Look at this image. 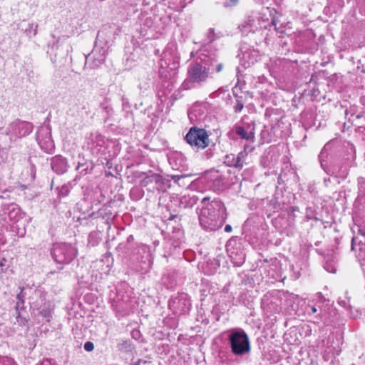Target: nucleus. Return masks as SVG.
<instances>
[{
  "mask_svg": "<svg viewBox=\"0 0 365 365\" xmlns=\"http://www.w3.org/2000/svg\"><path fill=\"white\" fill-rule=\"evenodd\" d=\"M227 340L232 352L236 356H243L249 354L251 350L249 337L241 328L230 329L228 332Z\"/></svg>",
  "mask_w": 365,
  "mask_h": 365,
  "instance_id": "3",
  "label": "nucleus"
},
{
  "mask_svg": "<svg viewBox=\"0 0 365 365\" xmlns=\"http://www.w3.org/2000/svg\"><path fill=\"white\" fill-rule=\"evenodd\" d=\"M265 80H266V78L264 77V76H261L258 77V81L260 83H263Z\"/></svg>",
  "mask_w": 365,
  "mask_h": 365,
  "instance_id": "49",
  "label": "nucleus"
},
{
  "mask_svg": "<svg viewBox=\"0 0 365 365\" xmlns=\"http://www.w3.org/2000/svg\"><path fill=\"white\" fill-rule=\"evenodd\" d=\"M227 217V211L224 202L217 197L212 200L205 197L201 200V208L198 214L200 227L206 232H215L220 229Z\"/></svg>",
  "mask_w": 365,
  "mask_h": 365,
  "instance_id": "1",
  "label": "nucleus"
},
{
  "mask_svg": "<svg viewBox=\"0 0 365 365\" xmlns=\"http://www.w3.org/2000/svg\"><path fill=\"white\" fill-rule=\"evenodd\" d=\"M134 240V237L133 235H129L127 238L128 242H131Z\"/></svg>",
  "mask_w": 365,
  "mask_h": 365,
  "instance_id": "55",
  "label": "nucleus"
},
{
  "mask_svg": "<svg viewBox=\"0 0 365 365\" xmlns=\"http://www.w3.org/2000/svg\"><path fill=\"white\" fill-rule=\"evenodd\" d=\"M17 322L20 324H24L25 325L26 323L27 322V321L25 319H20V317L19 316L17 317Z\"/></svg>",
  "mask_w": 365,
  "mask_h": 365,
  "instance_id": "45",
  "label": "nucleus"
},
{
  "mask_svg": "<svg viewBox=\"0 0 365 365\" xmlns=\"http://www.w3.org/2000/svg\"><path fill=\"white\" fill-rule=\"evenodd\" d=\"M223 68V64L221 62H219L217 61V63H216V67L215 68L214 73H220Z\"/></svg>",
  "mask_w": 365,
  "mask_h": 365,
  "instance_id": "38",
  "label": "nucleus"
},
{
  "mask_svg": "<svg viewBox=\"0 0 365 365\" xmlns=\"http://www.w3.org/2000/svg\"><path fill=\"white\" fill-rule=\"evenodd\" d=\"M140 335V331H138V330H134L132 331V336L137 339H138V336Z\"/></svg>",
  "mask_w": 365,
  "mask_h": 365,
  "instance_id": "44",
  "label": "nucleus"
},
{
  "mask_svg": "<svg viewBox=\"0 0 365 365\" xmlns=\"http://www.w3.org/2000/svg\"><path fill=\"white\" fill-rule=\"evenodd\" d=\"M173 179L175 180V182H178L179 180L183 178L182 175H173Z\"/></svg>",
  "mask_w": 365,
  "mask_h": 365,
  "instance_id": "48",
  "label": "nucleus"
},
{
  "mask_svg": "<svg viewBox=\"0 0 365 365\" xmlns=\"http://www.w3.org/2000/svg\"><path fill=\"white\" fill-rule=\"evenodd\" d=\"M140 249L146 255L144 259L140 261V265L138 271L141 274H145L149 272L153 264V257L150 253V248L145 245H142Z\"/></svg>",
  "mask_w": 365,
  "mask_h": 365,
  "instance_id": "15",
  "label": "nucleus"
},
{
  "mask_svg": "<svg viewBox=\"0 0 365 365\" xmlns=\"http://www.w3.org/2000/svg\"><path fill=\"white\" fill-rule=\"evenodd\" d=\"M269 25H273L276 26V21L274 19H272L270 23H268Z\"/></svg>",
  "mask_w": 365,
  "mask_h": 365,
  "instance_id": "52",
  "label": "nucleus"
},
{
  "mask_svg": "<svg viewBox=\"0 0 365 365\" xmlns=\"http://www.w3.org/2000/svg\"><path fill=\"white\" fill-rule=\"evenodd\" d=\"M37 28H38V25H36L35 30H34V35H36V32H37Z\"/></svg>",
  "mask_w": 365,
  "mask_h": 365,
  "instance_id": "57",
  "label": "nucleus"
},
{
  "mask_svg": "<svg viewBox=\"0 0 365 365\" xmlns=\"http://www.w3.org/2000/svg\"><path fill=\"white\" fill-rule=\"evenodd\" d=\"M352 161L353 160L349 162L346 160L344 161L341 166L334 165L333 168L329 169L328 170H325V171L330 175H334L336 178L344 179L348 175L349 168L351 166Z\"/></svg>",
  "mask_w": 365,
  "mask_h": 365,
  "instance_id": "16",
  "label": "nucleus"
},
{
  "mask_svg": "<svg viewBox=\"0 0 365 365\" xmlns=\"http://www.w3.org/2000/svg\"><path fill=\"white\" fill-rule=\"evenodd\" d=\"M357 237H354L351 240V250L353 251L356 252L357 250L359 251V257H363V255L361 252L365 250V244L362 243L361 241H359L357 242Z\"/></svg>",
  "mask_w": 365,
  "mask_h": 365,
  "instance_id": "22",
  "label": "nucleus"
},
{
  "mask_svg": "<svg viewBox=\"0 0 365 365\" xmlns=\"http://www.w3.org/2000/svg\"><path fill=\"white\" fill-rule=\"evenodd\" d=\"M198 111V108L197 106H195L190 109V110L188 112V116L190 120L192 121H196L197 120V114L196 113Z\"/></svg>",
  "mask_w": 365,
  "mask_h": 365,
  "instance_id": "29",
  "label": "nucleus"
},
{
  "mask_svg": "<svg viewBox=\"0 0 365 365\" xmlns=\"http://www.w3.org/2000/svg\"><path fill=\"white\" fill-rule=\"evenodd\" d=\"M256 2L259 3V4H264L266 1H267L268 0H255Z\"/></svg>",
  "mask_w": 365,
  "mask_h": 365,
  "instance_id": "54",
  "label": "nucleus"
},
{
  "mask_svg": "<svg viewBox=\"0 0 365 365\" xmlns=\"http://www.w3.org/2000/svg\"><path fill=\"white\" fill-rule=\"evenodd\" d=\"M179 59L175 46L168 45L163 52L162 58L160 60V74L167 77L166 73H169L170 76H174L178 68Z\"/></svg>",
  "mask_w": 365,
  "mask_h": 365,
  "instance_id": "4",
  "label": "nucleus"
},
{
  "mask_svg": "<svg viewBox=\"0 0 365 365\" xmlns=\"http://www.w3.org/2000/svg\"><path fill=\"white\" fill-rule=\"evenodd\" d=\"M179 7L181 9L185 8L187 4L192 2L193 0H179Z\"/></svg>",
  "mask_w": 365,
  "mask_h": 365,
  "instance_id": "36",
  "label": "nucleus"
},
{
  "mask_svg": "<svg viewBox=\"0 0 365 365\" xmlns=\"http://www.w3.org/2000/svg\"><path fill=\"white\" fill-rule=\"evenodd\" d=\"M305 313L310 317L312 321L319 327L331 325L334 322L336 315L335 309L325 299H320L314 304L307 305L305 307Z\"/></svg>",
  "mask_w": 365,
  "mask_h": 365,
  "instance_id": "2",
  "label": "nucleus"
},
{
  "mask_svg": "<svg viewBox=\"0 0 365 365\" xmlns=\"http://www.w3.org/2000/svg\"><path fill=\"white\" fill-rule=\"evenodd\" d=\"M40 313H41V314L44 318H46V320H47L48 322L49 321V318H50V317H51V312H50V310H44V309H43V310H41V312H40Z\"/></svg>",
  "mask_w": 365,
  "mask_h": 365,
  "instance_id": "37",
  "label": "nucleus"
},
{
  "mask_svg": "<svg viewBox=\"0 0 365 365\" xmlns=\"http://www.w3.org/2000/svg\"><path fill=\"white\" fill-rule=\"evenodd\" d=\"M51 165L52 170L57 174H63L68 169L67 160L61 155H56L52 158Z\"/></svg>",
  "mask_w": 365,
  "mask_h": 365,
  "instance_id": "17",
  "label": "nucleus"
},
{
  "mask_svg": "<svg viewBox=\"0 0 365 365\" xmlns=\"http://www.w3.org/2000/svg\"><path fill=\"white\" fill-rule=\"evenodd\" d=\"M208 71L205 68L203 63L201 62V58L199 56L195 62L190 65L188 69V77L195 83H200L205 81L208 77Z\"/></svg>",
  "mask_w": 365,
  "mask_h": 365,
  "instance_id": "10",
  "label": "nucleus"
},
{
  "mask_svg": "<svg viewBox=\"0 0 365 365\" xmlns=\"http://www.w3.org/2000/svg\"><path fill=\"white\" fill-rule=\"evenodd\" d=\"M200 57L201 58V62L203 63L205 68L208 71V73H214L216 63H217V59L215 56L212 57L203 53H202Z\"/></svg>",
  "mask_w": 365,
  "mask_h": 365,
  "instance_id": "19",
  "label": "nucleus"
},
{
  "mask_svg": "<svg viewBox=\"0 0 365 365\" xmlns=\"http://www.w3.org/2000/svg\"><path fill=\"white\" fill-rule=\"evenodd\" d=\"M307 217L309 219H313V218H314L313 217H311L310 215H309L308 212H307Z\"/></svg>",
  "mask_w": 365,
  "mask_h": 365,
  "instance_id": "58",
  "label": "nucleus"
},
{
  "mask_svg": "<svg viewBox=\"0 0 365 365\" xmlns=\"http://www.w3.org/2000/svg\"><path fill=\"white\" fill-rule=\"evenodd\" d=\"M243 108V104L240 102H237V105L235 106V110L236 113L240 112Z\"/></svg>",
  "mask_w": 365,
  "mask_h": 365,
  "instance_id": "39",
  "label": "nucleus"
},
{
  "mask_svg": "<svg viewBox=\"0 0 365 365\" xmlns=\"http://www.w3.org/2000/svg\"><path fill=\"white\" fill-rule=\"evenodd\" d=\"M241 64L245 68L254 65L260 58V52L254 46L242 43L240 46Z\"/></svg>",
  "mask_w": 365,
  "mask_h": 365,
  "instance_id": "8",
  "label": "nucleus"
},
{
  "mask_svg": "<svg viewBox=\"0 0 365 365\" xmlns=\"http://www.w3.org/2000/svg\"><path fill=\"white\" fill-rule=\"evenodd\" d=\"M99 38H100V34H97V36H96V43H97L98 41H99Z\"/></svg>",
  "mask_w": 365,
  "mask_h": 365,
  "instance_id": "56",
  "label": "nucleus"
},
{
  "mask_svg": "<svg viewBox=\"0 0 365 365\" xmlns=\"http://www.w3.org/2000/svg\"><path fill=\"white\" fill-rule=\"evenodd\" d=\"M198 198L195 195L185 194L179 197V207L180 208H191L197 202Z\"/></svg>",
  "mask_w": 365,
  "mask_h": 365,
  "instance_id": "18",
  "label": "nucleus"
},
{
  "mask_svg": "<svg viewBox=\"0 0 365 365\" xmlns=\"http://www.w3.org/2000/svg\"><path fill=\"white\" fill-rule=\"evenodd\" d=\"M155 183V187L158 191L164 192L169 187V181L163 178L160 175L150 173L144 180H142L141 185L146 186L148 183Z\"/></svg>",
  "mask_w": 365,
  "mask_h": 365,
  "instance_id": "12",
  "label": "nucleus"
},
{
  "mask_svg": "<svg viewBox=\"0 0 365 365\" xmlns=\"http://www.w3.org/2000/svg\"><path fill=\"white\" fill-rule=\"evenodd\" d=\"M260 25V19L257 20L253 12L247 16L243 22L239 26V29L243 34H248L250 32L257 31Z\"/></svg>",
  "mask_w": 365,
  "mask_h": 365,
  "instance_id": "13",
  "label": "nucleus"
},
{
  "mask_svg": "<svg viewBox=\"0 0 365 365\" xmlns=\"http://www.w3.org/2000/svg\"><path fill=\"white\" fill-rule=\"evenodd\" d=\"M265 65L270 75L274 78H278L289 71L292 63L284 58L273 57L270 58Z\"/></svg>",
  "mask_w": 365,
  "mask_h": 365,
  "instance_id": "6",
  "label": "nucleus"
},
{
  "mask_svg": "<svg viewBox=\"0 0 365 365\" xmlns=\"http://www.w3.org/2000/svg\"><path fill=\"white\" fill-rule=\"evenodd\" d=\"M186 142L195 150L204 149L209 145V137L205 129L191 128L185 137Z\"/></svg>",
  "mask_w": 365,
  "mask_h": 365,
  "instance_id": "5",
  "label": "nucleus"
},
{
  "mask_svg": "<svg viewBox=\"0 0 365 365\" xmlns=\"http://www.w3.org/2000/svg\"><path fill=\"white\" fill-rule=\"evenodd\" d=\"M5 262H6V259H3L1 262H0V267H2L5 265Z\"/></svg>",
  "mask_w": 365,
  "mask_h": 365,
  "instance_id": "53",
  "label": "nucleus"
},
{
  "mask_svg": "<svg viewBox=\"0 0 365 365\" xmlns=\"http://www.w3.org/2000/svg\"><path fill=\"white\" fill-rule=\"evenodd\" d=\"M24 289L22 288L21 290V292L17 294V299L19 302H21L24 303Z\"/></svg>",
  "mask_w": 365,
  "mask_h": 365,
  "instance_id": "40",
  "label": "nucleus"
},
{
  "mask_svg": "<svg viewBox=\"0 0 365 365\" xmlns=\"http://www.w3.org/2000/svg\"><path fill=\"white\" fill-rule=\"evenodd\" d=\"M330 148V144L329 143H327L324 145V147L323 148V149L322 150L319 155V160L321 161V165L323 166V163H322V158L326 157V153H327V151Z\"/></svg>",
  "mask_w": 365,
  "mask_h": 365,
  "instance_id": "32",
  "label": "nucleus"
},
{
  "mask_svg": "<svg viewBox=\"0 0 365 365\" xmlns=\"http://www.w3.org/2000/svg\"><path fill=\"white\" fill-rule=\"evenodd\" d=\"M0 365H16V364L9 356H0Z\"/></svg>",
  "mask_w": 365,
  "mask_h": 365,
  "instance_id": "28",
  "label": "nucleus"
},
{
  "mask_svg": "<svg viewBox=\"0 0 365 365\" xmlns=\"http://www.w3.org/2000/svg\"><path fill=\"white\" fill-rule=\"evenodd\" d=\"M244 260H245V258L243 256H242L240 258V261L236 262L237 265V266H240L241 265L243 262H244Z\"/></svg>",
  "mask_w": 365,
  "mask_h": 365,
  "instance_id": "50",
  "label": "nucleus"
},
{
  "mask_svg": "<svg viewBox=\"0 0 365 365\" xmlns=\"http://www.w3.org/2000/svg\"><path fill=\"white\" fill-rule=\"evenodd\" d=\"M324 267L327 272L335 273L336 271V262L334 259L331 261L327 259L325 262Z\"/></svg>",
  "mask_w": 365,
  "mask_h": 365,
  "instance_id": "26",
  "label": "nucleus"
},
{
  "mask_svg": "<svg viewBox=\"0 0 365 365\" xmlns=\"http://www.w3.org/2000/svg\"><path fill=\"white\" fill-rule=\"evenodd\" d=\"M116 308L120 309H124L125 307H127V303L129 301L128 296H126L125 297L124 296H121L119 292H118L116 299H114ZM113 306H115V304H113Z\"/></svg>",
  "mask_w": 365,
  "mask_h": 365,
  "instance_id": "21",
  "label": "nucleus"
},
{
  "mask_svg": "<svg viewBox=\"0 0 365 365\" xmlns=\"http://www.w3.org/2000/svg\"><path fill=\"white\" fill-rule=\"evenodd\" d=\"M254 149V147L250 145H245L243 150H242L240 153H244L246 154V160L248 158V154L249 153L252 152Z\"/></svg>",
  "mask_w": 365,
  "mask_h": 365,
  "instance_id": "33",
  "label": "nucleus"
},
{
  "mask_svg": "<svg viewBox=\"0 0 365 365\" xmlns=\"http://www.w3.org/2000/svg\"><path fill=\"white\" fill-rule=\"evenodd\" d=\"M16 125H18L19 127L25 128L26 129V131H25L24 133H22L23 135H26V133H29L30 132L29 124L24 123H15Z\"/></svg>",
  "mask_w": 365,
  "mask_h": 365,
  "instance_id": "34",
  "label": "nucleus"
},
{
  "mask_svg": "<svg viewBox=\"0 0 365 365\" xmlns=\"http://www.w3.org/2000/svg\"><path fill=\"white\" fill-rule=\"evenodd\" d=\"M225 232H230L232 230V226L230 225H226L225 227Z\"/></svg>",
  "mask_w": 365,
  "mask_h": 365,
  "instance_id": "47",
  "label": "nucleus"
},
{
  "mask_svg": "<svg viewBox=\"0 0 365 365\" xmlns=\"http://www.w3.org/2000/svg\"><path fill=\"white\" fill-rule=\"evenodd\" d=\"M207 38L210 42H212L216 38H219V35L215 32L214 29H210L207 33Z\"/></svg>",
  "mask_w": 365,
  "mask_h": 365,
  "instance_id": "31",
  "label": "nucleus"
},
{
  "mask_svg": "<svg viewBox=\"0 0 365 365\" xmlns=\"http://www.w3.org/2000/svg\"><path fill=\"white\" fill-rule=\"evenodd\" d=\"M169 307L176 314H185L191 308L189 296L185 293H180L169 301Z\"/></svg>",
  "mask_w": 365,
  "mask_h": 365,
  "instance_id": "9",
  "label": "nucleus"
},
{
  "mask_svg": "<svg viewBox=\"0 0 365 365\" xmlns=\"http://www.w3.org/2000/svg\"><path fill=\"white\" fill-rule=\"evenodd\" d=\"M154 25V21L152 17H148L145 19L142 24V29H146L153 27Z\"/></svg>",
  "mask_w": 365,
  "mask_h": 365,
  "instance_id": "30",
  "label": "nucleus"
},
{
  "mask_svg": "<svg viewBox=\"0 0 365 365\" xmlns=\"http://www.w3.org/2000/svg\"><path fill=\"white\" fill-rule=\"evenodd\" d=\"M233 132L241 139L253 143L255 140V123L252 120L250 122L242 120L234 127Z\"/></svg>",
  "mask_w": 365,
  "mask_h": 365,
  "instance_id": "11",
  "label": "nucleus"
},
{
  "mask_svg": "<svg viewBox=\"0 0 365 365\" xmlns=\"http://www.w3.org/2000/svg\"><path fill=\"white\" fill-rule=\"evenodd\" d=\"M84 349L87 351H91V341H87L84 345Z\"/></svg>",
  "mask_w": 365,
  "mask_h": 365,
  "instance_id": "43",
  "label": "nucleus"
},
{
  "mask_svg": "<svg viewBox=\"0 0 365 365\" xmlns=\"http://www.w3.org/2000/svg\"><path fill=\"white\" fill-rule=\"evenodd\" d=\"M358 232L361 235L365 237V227H363L361 225L359 226Z\"/></svg>",
  "mask_w": 365,
  "mask_h": 365,
  "instance_id": "41",
  "label": "nucleus"
},
{
  "mask_svg": "<svg viewBox=\"0 0 365 365\" xmlns=\"http://www.w3.org/2000/svg\"><path fill=\"white\" fill-rule=\"evenodd\" d=\"M238 0H225L223 4L225 7H231L237 5Z\"/></svg>",
  "mask_w": 365,
  "mask_h": 365,
  "instance_id": "35",
  "label": "nucleus"
},
{
  "mask_svg": "<svg viewBox=\"0 0 365 365\" xmlns=\"http://www.w3.org/2000/svg\"><path fill=\"white\" fill-rule=\"evenodd\" d=\"M106 51L105 49H103V53L101 54V58L98 60V61L100 63H101V62H103L104 61L105 56H106Z\"/></svg>",
  "mask_w": 365,
  "mask_h": 365,
  "instance_id": "46",
  "label": "nucleus"
},
{
  "mask_svg": "<svg viewBox=\"0 0 365 365\" xmlns=\"http://www.w3.org/2000/svg\"><path fill=\"white\" fill-rule=\"evenodd\" d=\"M224 163L229 167L242 169L245 165L247 164L246 154L244 153H239L237 155L232 153L227 154L224 158Z\"/></svg>",
  "mask_w": 365,
  "mask_h": 365,
  "instance_id": "14",
  "label": "nucleus"
},
{
  "mask_svg": "<svg viewBox=\"0 0 365 365\" xmlns=\"http://www.w3.org/2000/svg\"><path fill=\"white\" fill-rule=\"evenodd\" d=\"M142 363L145 364V363H146V361H143V360H138V361H136V362L135 363V365H140Z\"/></svg>",
  "mask_w": 365,
  "mask_h": 365,
  "instance_id": "51",
  "label": "nucleus"
},
{
  "mask_svg": "<svg viewBox=\"0 0 365 365\" xmlns=\"http://www.w3.org/2000/svg\"><path fill=\"white\" fill-rule=\"evenodd\" d=\"M134 347L130 341H124L118 344V349L123 352H132Z\"/></svg>",
  "mask_w": 365,
  "mask_h": 365,
  "instance_id": "23",
  "label": "nucleus"
},
{
  "mask_svg": "<svg viewBox=\"0 0 365 365\" xmlns=\"http://www.w3.org/2000/svg\"><path fill=\"white\" fill-rule=\"evenodd\" d=\"M130 196L133 199L139 200L143 197V191L139 188H134L130 191Z\"/></svg>",
  "mask_w": 365,
  "mask_h": 365,
  "instance_id": "27",
  "label": "nucleus"
},
{
  "mask_svg": "<svg viewBox=\"0 0 365 365\" xmlns=\"http://www.w3.org/2000/svg\"><path fill=\"white\" fill-rule=\"evenodd\" d=\"M225 184V179L220 175H217L213 180V187L216 190L223 189Z\"/></svg>",
  "mask_w": 365,
  "mask_h": 365,
  "instance_id": "25",
  "label": "nucleus"
},
{
  "mask_svg": "<svg viewBox=\"0 0 365 365\" xmlns=\"http://www.w3.org/2000/svg\"><path fill=\"white\" fill-rule=\"evenodd\" d=\"M36 365H53L51 361L48 359H44L43 361H41V363H38Z\"/></svg>",
  "mask_w": 365,
  "mask_h": 365,
  "instance_id": "42",
  "label": "nucleus"
},
{
  "mask_svg": "<svg viewBox=\"0 0 365 365\" xmlns=\"http://www.w3.org/2000/svg\"><path fill=\"white\" fill-rule=\"evenodd\" d=\"M271 11H269V8H266L263 9L261 12H253L254 15L255 16L257 20L260 19V29L264 27H267L266 23H268L269 18L267 17V14H270Z\"/></svg>",
  "mask_w": 365,
  "mask_h": 365,
  "instance_id": "20",
  "label": "nucleus"
},
{
  "mask_svg": "<svg viewBox=\"0 0 365 365\" xmlns=\"http://www.w3.org/2000/svg\"><path fill=\"white\" fill-rule=\"evenodd\" d=\"M328 4L334 11L336 12L344 6V0H328Z\"/></svg>",
  "mask_w": 365,
  "mask_h": 365,
  "instance_id": "24",
  "label": "nucleus"
},
{
  "mask_svg": "<svg viewBox=\"0 0 365 365\" xmlns=\"http://www.w3.org/2000/svg\"><path fill=\"white\" fill-rule=\"evenodd\" d=\"M51 254L56 262L66 264L76 256L77 252L71 245L61 243L53 246Z\"/></svg>",
  "mask_w": 365,
  "mask_h": 365,
  "instance_id": "7",
  "label": "nucleus"
}]
</instances>
